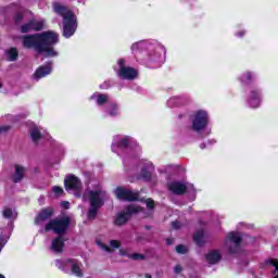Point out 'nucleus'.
<instances>
[{"mask_svg": "<svg viewBox=\"0 0 278 278\" xmlns=\"http://www.w3.org/2000/svg\"><path fill=\"white\" fill-rule=\"evenodd\" d=\"M53 10L55 14L62 16L63 18V36L64 38H71L77 31V16L73 13V11L68 10V8L54 3Z\"/></svg>", "mask_w": 278, "mask_h": 278, "instance_id": "f257e3e1", "label": "nucleus"}, {"mask_svg": "<svg viewBox=\"0 0 278 278\" xmlns=\"http://www.w3.org/2000/svg\"><path fill=\"white\" fill-rule=\"evenodd\" d=\"M83 200L89 201L90 206L87 213V217L89 220H94V218H97V214H99V208L103 207V203L105 201V192L101 189H87L83 194Z\"/></svg>", "mask_w": 278, "mask_h": 278, "instance_id": "f03ea898", "label": "nucleus"}, {"mask_svg": "<svg viewBox=\"0 0 278 278\" xmlns=\"http://www.w3.org/2000/svg\"><path fill=\"white\" fill-rule=\"evenodd\" d=\"M40 46L43 47L42 52L46 58H55L58 56V51L53 49V45L60 42V35L55 31L48 30L42 34H39Z\"/></svg>", "mask_w": 278, "mask_h": 278, "instance_id": "7ed1b4c3", "label": "nucleus"}, {"mask_svg": "<svg viewBox=\"0 0 278 278\" xmlns=\"http://www.w3.org/2000/svg\"><path fill=\"white\" fill-rule=\"evenodd\" d=\"M71 225V218L68 217H56L45 226V231H53L58 236H62L66 233V229H68V226Z\"/></svg>", "mask_w": 278, "mask_h": 278, "instance_id": "20e7f679", "label": "nucleus"}, {"mask_svg": "<svg viewBox=\"0 0 278 278\" xmlns=\"http://www.w3.org/2000/svg\"><path fill=\"white\" fill-rule=\"evenodd\" d=\"M55 266H58L61 270H64L65 273H68V269L71 268L72 275H75L76 277H84V265L75 260H64V261H55Z\"/></svg>", "mask_w": 278, "mask_h": 278, "instance_id": "39448f33", "label": "nucleus"}, {"mask_svg": "<svg viewBox=\"0 0 278 278\" xmlns=\"http://www.w3.org/2000/svg\"><path fill=\"white\" fill-rule=\"evenodd\" d=\"M139 212H142V207L138 206L137 204H130L127 206L125 213H118L114 224L117 227H123V225L127 224V220H129V216H134V214H139Z\"/></svg>", "mask_w": 278, "mask_h": 278, "instance_id": "423d86ee", "label": "nucleus"}, {"mask_svg": "<svg viewBox=\"0 0 278 278\" xmlns=\"http://www.w3.org/2000/svg\"><path fill=\"white\" fill-rule=\"evenodd\" d=\"M207 112L201 110L197 111L192 115L191 128L193 129V131H201L202 129H205V127H207Z\"/></svg>", "mask_w": 278, "mask_h": 278, "instance_id": "0eeeda50", "label": "nucleus"}, {"mask_svg": "<svg viewBox=\"0 0 278 278\" xmlns=\"http://www.w3.org/2000/svg\"><path fill=\"white\" fill-rule=\"evenodd\" d=\"M117 64L119 66V71H118L117 75L121 79L131 80V79H136V77H138V71L134 67L125 66L124 59H119L117 61Z\"/></svg>", "mask_w": 278, "mask_h": 278, "instance_id": "6e6552de", "label": "nucleus"}, {"mask_svg": "<svg viewBox=\"0 0 278 278\" xmlns=\"http://www.w3.org/2000/svg\"><path fill=\"white\" fill-rule=\"evenodd\" d=\"M23 46L26 49L34 48L38 53H42V50L45 49L40 45L39 34L24 37Z\"/></svg>", "mask_w": 278, "mask_h": 278, "instance_id": "1a4fd4ad", "label": "nucleus"}, {"mask_svg": "<svg viewBox=\"0 0 278 278\" xmlns=\"http://www.w3.org/2000/svg\"><path fill=\"white\" fill-rule=\"evenodd\" d=\"M115 197L121 201H136L138 199V192H134L125 187H118L115 189Z\"/></svg>", "mask_w": 278, "mask_h": 278, "instance_id": "9d476101", "label": "nucleus"}, {"mask_svg": "<svg viewBox=\"0 0 278 278\" xmlns=\"http://www.w3.org/2000/svg\"><path fill=\"white\" fill-rule=\"evenodd\" d=\"M54 212L55 211L51 206L42 208L38 213V215L35 219L36 225H42V223H47V220H50V218H53Z\"/></svg>", "mask_w": 278, "mask_h": 278, "instance_id": "9b49d317", "label": "nucleus"}, {"mask_svg": "<svg viewBox=\"0 0 278 278\" xmlns=\"http://www.w3.org/2000/svg\"><path fill=\"white\" fill-rule=\"evenodd\" d=\"M129 144H131V138L126 136L124 137L116 136L114 138V144L112 147V151H114V153H118V149H127Z\"/></svg>", "mask_w": 278, "mask_h": 278, "instance_id": "f8f14e48", "label": "nucleus"}, {"mask_svg": "<svg viewBox=\"0 0 278 278\" xmlns=\"http://www.w3.org/2000/svg\"><path fill=\"white\" fill-rule=\"evenodd\" d=\"M65 190H74L79 192L81 190V181L75 176H67L65 179Z\"/></svg>", "mask_w": 278, "mask_h": 278, "instance_id": "ddd939ff", "label": "nucleus"}, {"mask_svg": "<svg viewBox=\"0 0 278 278\" xmlns=\"http://www.w3.org/2000/svg\"><path fill=\"white\" fill-rule=\"evenodd\" d=\"M168 190L169 192H173V194H186V190H188V187L184 182L179 181H173L168 184Z\"/></svg>", "mask_w": 278, "mask_h": 278, "instance_id": "4468645a", "label": "nucleus"}, {"mask_svg": "<svg viewBox=\"0 0 278 278\" xmlns=\"http://www.w3.org/2000/svg\"><path fill=\"white\" fill-rule=\"evenodd\" d=\"M51 71H53L51 63L42 65L36 70L34 74V78L38 81L39 79H42V77H47V75H51Z\"/></svg>", "mask_w": 278, "mask_h": 278, "instance_id": "2eb2a0df", "label": "nucleus"}, {"mask_svg": "<svg viewBox=\"0 0 278 278\" xmlns=\"http://www.w3.org/2000/svg\"><path fill=\"white\" fill-rule=\"evenodd\" d=\"M223 255L218 250H212L206 254V262L208 264H218Z\"/></svg>", "mask_w": 278, "mask_h": 278, "instance_id": "dca6fc26", "label": "nucleus"}, {"mask_svg": "<svg viewBox=\"0 0 278 278\" xmlns=\"http://www.w3.org/2000/svg\"><path fill=\"white\" fill-rule=\"evenodd\" d=\"M51 250L54 253H62V251L64 250V240L62 239V237H58L52 241Z\"/></svg>", "mask_w": 278, "mask_h": 278, "instance_id": "f3484780", "label": "nucleus"}, {"mask_svg": "<svg viewBox=\"0 0 278 278\" xmlns=\"http://www.w3.org/2000/svg\"><path fill=\"white\" fill-rule=\"evenodd\" d=\"M23 177H25V168L16 165L15 173L12 176V181H14V184H18V181H21Z\"/></svg>", "mask_w": 278, "mask_h": 278, "instance_id": "a211bd4d", "label": "nucleus"}, {"mask_svg": "<svg viewBox=\"0 0 278 278\" xmlns=\"http://www.w3.org/2000/svg\"><path fill=\"white\" fill-rule=\"evenodd\" d=\"M250 105L251 108H260V93L255 90L251 91Z\"/></svg>", "mask_w": 278, "mask_h": 278, "instance_id": "6ab92c4d", "label": "nucleus"}, {"mask_svg": "<svg viewBox=\"0 0 278 278\" xmlns=\"http://www.w3.org/2000/svg\"><path fill=\"white\" fill-rule=\"evenodd\" d=\"M241 241H242V237H240V233L230 232L228 235V242H230V244H235V247H238Z\"/></svg>", "mask_w": 278, "mask_h": 278, "instance_id": "aec40b11", "label": "nucleus"}, {"mask_svg": "<svg viewBox=\"0 0 278 278\" xmlns=\"http://www.w3.org/2000/svg\"><path fill=\"white\" fill-rule=\"evenodd\" d=\"M7 58L9 62H14L18 58V50L16 48H11L7 51Z\"/></svg>", "mask_w": 278, "mask_h": 278, "instance_id": "412c9836", "label": "nucleus"}, {"mask_svg": "<svg viewBox=\"0 0 278 278\" xmlns=\"http://www.w3.org/2000/svg\"><path fill=\"white\" fill-rule=\"evenodd\" d=\"M30 134V138L33 140V142H38V140H40V138H42V135L40 134V130H38L37 127H34L29 130Z\"/></svg>", "mask_w": 278, "mask_h": 278, "instance_id": "4be33fe9", "label": "nucleus"}, {"mask_svg": "<svg viewBox=\"0 0 278 278\" xmlns=\"http://www.w3.org/2000/svg\"><path fill=\"white\" fill-rule=\"evenodd\" d=\"M30 23L33 25V31H40L41 29H45V21L31 20Z\"/></svg>", "mask_w": 278, "mask_h": 278, "instance_id": "5701e85b", "label": "nucleus"}, {"mask_svg": "<svg viewBox=\"0 0 278 278\" xmlns=\"http://www.w3.org/2000/svg\"><path fill=\"white\" fill-rule=\"evenodd\" d=\"M2 215L4 218H16V211L12 210L11 207H4Z\"/></svg>", "mask_w": 278, "mask_h": 278, "instance_id": "b1692460", "label": "nucleus"}, {"mask_svg": "<svg viewBox=\"0 0 278 278\" xmlns=\"http://www.w3.org/2000/svg\"><path fill=\"white\" fill-rule=\"evenodd\" d=\"M204 239H205V237H204L203 230L198 231V232L193 236L194 242H197L200 247H201V244H203Z\"/></svg>", "mask_w": 278, "mask_h": 278, "instance_id": "393cba45", "label": "nucleus"}, {"mask_svg": "<svg viewBox=\"0 0 278 278\" xmlns=\"http://www.w3.org/2000/svg\"><path fill=\"white\" fill-rule=\"evenodd\" d=\"M110 97L108 94H98L97 96V103L98 105H103L104 103H108Z\"/></svg>", "mask_w": 278, "mask_h": 278, "instance_id": "a878e982", "label": "nucleus"}, {"mask_svg": "<svg viewBox=\"0 0 278 278\" xmlns=\"http://www.w3.org/2000/svg\"><path fill=\"white\" fill-rule=\"evenodd\" d=\"M21 31H22V34H28V31H34L31 21L29 23L23 25L21 28Z\"/></svg>", "mask_w": 278, "mask_h": 278, "instance_id": "bb28decb", "label": "nucleus"}, {"mask_svg": "<svg viewBox=\"0 0 278 278\" xmlns=\"http://www.w3.org/2000/svg\"><path fill=\"white\" fill-rule=\"evenodd\" d=\"M118 112V106L116 104H111L110 110H108V114L110 116H116Z\"/></svg>", "mask_w": 278, "mask_h": 278, "instance_id": "cd10ccee", "label": "nucleus"}, {"mask_svg": "<svg viewBox=\"0 0 278 278\" xmlns=\"http://www.w3.org/2000/svg\"><path fill=\"white\" fill-rule=\"evenodd\" d=\"M141 177L142 179H146V181H149V179H151V170L142 169Z\"/></svg>", "mask_w": 278, "mask_h": 278, "instance_id": "c85d7f7f", "label": "nucleus"}, {"mask_svg": "<svg viewBox=\"0 0 278 278\" xmlns=\"http://www.w3.org/2000/svg\"><path fill=\"white\" fill-rule=\"evenodd\" d=\"M52 191L56 197H62V194H64V189H62V187H53Z\"/></svg>", "mask_w": 278, "mask_h": 278, "instance_id": "c756f323", "label": "nucleus"}, {"mask_svg": "<svg viewBox=\"0 0 278 278\" xmlns=\"http://www.w3.org/2000/svg\"><path fill=\"white\" fill-rule=\"evenodd\" d=\"M128 257H130V260H144V256L142 254H138V253H135V254H127Z\"/></svg>", "mask_w": 278, "mask_h": 278, "instance_id": "7c9ffc66", "label": "nucleus"}, {"mask_svg": "<svg viewBox=\"0 0 278 278\" xmlns=\"http://www.w3.org/2000/svg\"><path fill=\"white\" fill-rule=\"evenodd\" d=\"M176 251L184 255V253H187L188 249L186 248V245H178L176 247Z\"/></svg>", "mask_w": 278, "mask_h": 278, "instance_id": "2f4dec72", "label": "nucleus"}, {"mask_svg": "<svg viewBox=\"0 0 278 278\" xmlns=\"http://www.w3.org/2000/svg\"><path fill=\"white\" fill-rule=\"evenodd\" d=\"M110 247H112V249H118V247H121V241H118V240H111L110 241Z\"/></svg>", "mask_w": 278, "mask_h": 278, "instance_id": "473e14b6", "label": "nucleus"}, {"mask_svg": "<svg viewBox=\"0 0 278 278\" xmlns=\"http://www.w3.org/2000/svg\"><path fill=\"white\" fill-rule=\"evenodd\" d=\"M241 81L243 84H247L248 81H251V73H247L242 76Z\"/></svg>", "mask_w": 278, "mask_h": 278, "instance_id": "72a5a7b5", "label": "nucleus"}, {"mask_svg": "<svg viewBox=\"0 0 278 278\" xmlns=\"http://www.w3.org/2000/svg\"><path fill=\"white\" fill-rule=\"evenodd\" d=\"M154 203H155V202H153V200L148 199V200L146 201V205H147L148 210H153Z\"/></svg>", "mask_w": 278, "mask_h": 278, "instance_id": "f704fd0d", "label": "nucleus"}, {"mask_svg": "<svg viewBox=\"0 0 278 278\" xmlns=\"http://www.w3.org/2000/svg\"><path fill=\"white\" fill-rule=\"evenodd\" d=\"M140 47H142V42H136L131 46V51H138Z\"/></svg>", "mask_w": 278, "mask_h": 278, "instance_id": "c9c22d12", "label": "nucleus"}, {"mask_svg": "<svg viewBox=\"0 0 278 278\" xmlns=\"http://www.w3.org/2000/svg\"><path fill=\"white\" fill-rule=\"evenodd\" d=\"M172 226H173L174 229H180V228H181V223H179V222H173V223H172Z\"/></svg>", "mask_w": 278, "mask_h": 278, "instance_id": "e433bc0d", "label": "nucleus"}, {"mask_svg": "<svg viewBox=\"0 0 278 278\" xmlns=\"http://www.w3.org/2000/svg\"><path fill=\"white\" fill-rule=\"evenodd\" d=\"M182 268H181V265H176L174 267V273H176V275H179V273H181Z\"/></svg>", "mask_w": 278, "mask_h": 278, "instance_id": "4c0bfd02", "label": "nucleus"}, {"mask_svg": "<svg viewBox=\"0 0 278 278\" xmlns=\"http://www.w3.org/2000/svg\"><path fill=\"white\" fill-rule=\"evenodd\" d=\"M100 249H102L103 251H106V253H110V247L103 244V243H100Z\"/></svg>", "mask_w": 278, "mask_h": 278, "instance_id": "58836bf2", "label": "nucleus"}, {"mask_svg": "<svg viewBox=\"0 0 278 278\" xmlns=\"http://www.w3.org/2000/svg\"><path fill=\"white\" fill-rule=\"evenodd\" d=\"M3 247H5V240L3 237L0 238V251L1 249H3Z\"/></svg>", "mask_w": 278, "mask_h": 278, "instance_id": "ea45409f", "label": "nucleus"}, {"mask_svg": "<svg viewBox=\"0 0 278 278\" xmlns=\"http://www.w3.org/2000/svg\"><path fill=\"white\" fill-rule=\"evenodd\" d=\"M9 129H10V126H2L0 128V134H1V131H9Z\"/></svg>", "mask_w": 278, "mask_h": 278, "instance_id": "a19ab883", "label": "nucleus"}, {"mask_svg": "<svg viewBox=\"0 0 278 278\" xmlns=\"http://www.w3.org/2000/svg\"><path fill=\"white\" fill-rule=\"evenodd\" d=\"M21 18H23V15H21V14L16 15L15 22L18 23L21 21Z\"/></svg>", "mask_w": 278, "mask_h": 278, "instance_id": "79ce46f5", "label": "nucleus"}, {"mask_svg": "<svg viewBox=\"0 0 278 278\" xmlns=\"http://www.w3.org/2000/svg\"><path fill=\"white\" fill-rule=\"evenodd\" d=\"M68 205H70L68 202H62V206L65 207L66 210H68Z\"/></svg>", "mask_w": 278, "mask_h": 278, "instance_id": "37998d69", "label": "nucleus"}, {"mask_svg": "<svg viewBox=\"0 0 278 278\" xmlns=\"http://www.w3.org/2000/svg\"><path fill=\"white\" fill-rule=\"evenodd\" d=\"M173 103H175V98L168 100V105H173Z\"/></svg>", "mask_w": 278, "mask_h": 278, "instance_id": "c03bdc74", "label": "nucleus"}, {"mask_svg": "<svg viewBox=\"0 0 278 278\" xmlns=\"http://www.w3.org/2000/svg\"><path fill=\"white\" fill-rule=\"evenodd\" d=\"M244 34V31H240V33H238V35L237 36H239V38H242V35Z\"/></svg>", "mask_w": 278, "mask_h": 278, "instance_id": "a18cd8bd", "label": "nucleus"}, {"mask_svg": "<svg viewBox=\"0 0 278 278\" xmlns=\"http://www.w3.org/2000/svg\"><path fill=\"white\" fill-rule=\"evenodd\" d=\"M200 148H201V149H205V143H202V144L200 146Z\"/></svg>", "mask_w": 278, "mask_h": 278, "instance_id": "49530a36", "label": "nucleus"}, {"mask_svg": "<svg viewBox=\"0 0 278 278\" xmlns=\"http://www.w3.org/2000/svg\"><path fill=\"white\" fill-rule=\"evenodd\" d=\"M146 278H151V275L150 274H146Z\"/></svg>", "mask_w": 278, "mask_h": 278, "instance_id": "de8ad7c7", "label": "nucleus"}, {"mask_svg": "<svg viewBox=\"0 0 278 278\" xmlns=\"http://www.w3.org/2000/svg\"><path fill=\"white\" fill-rule=\"evenodd\" d=\"M97 97V94H93V96H91V99H94Z\"/></svg>", "mask_w": 278, "mask_h": 278, "instance_id": "09e8293b", "label": "nucleus"}, {"mask_svg": "<svg viewBox=\"0 0 278 278\" xmlns=\"http://www.w3.org/2000/svg\"><path fill=\"white\" fill-rule=\"evenodd\" d=\"M76 194V197H81V194H79V193H75Z\"/></svg>", "mask_w": 278, "mask_h": 278, "instance_id": "8fccbe9b", "label": "nucleus"}, {"mask_svg": "<svg viewBox=\"0 0 278 278\" xmlns=\"http://www.w3.org/2000/svg\"><path fill=\"white\" fill-rule=\"evenodd\" d=\"M0 278H5V276H3V275L0 274Z\"/></svg>", "mask_w": 278, "mask_h": 278, "instance_id": "3c124183", "label": "nucleus"}, {"mask_svg": "<svg viewBox=\"0 0 278 278\" xmlns=\"http://www.w3.org/2000/svg\"><path fill=\"white\" fill-rule=\"evenodd\" d=\"M100 88H106L105 86L101 85Z\"/></svg>", "mask_w": 278, "mask_h": 278, "instance_id": "603ef678", "label": "nucleus"}, {"mask_svg": "<svg viewBox=\"0 0 278 278\" xmlns=\"http://www.w3.org/2000/svg\"><path fill=\"white\" fill-rule=\"evenodd\" d=\"M230 253H236V251H233V250H230Z\"/></svg>", "mask_w": 278, "mask_h": 278, "instance_id": "864d4df0", "label": "nucleus"}, {"mask_svg": "<svg viewBox=\"0 0 278 278\" xmlns=\"http://www.w3.org/2000/svg\"><path fill=\"white\" fill-rule=\"evenodd\" d=\"M122 255H127V254H125L124 252H122Z\"/></svg>", "mask_w": 278, "mask_h": 278, "instance_id": "5fc2aeb1", "label": "nucleus"}, {"mask_svg": "<svg viewBox=\"0 0 278 278\" xmlns=\"http://www.w3.org/2000/svg\"><path fill=\"white\" fill-rule=\"evenodd\" d=\"M0 88H1V84H0Z\"/></svg>", "mask_w": 278, "mask_h": 278, "instance_id": "6e6d98bb", "label": "nucleus"}]
</instances>
